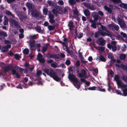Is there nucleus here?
<instances>
[{
	"label": "nucleus",
	"instance_id": "obj_23",
	"mask_svg": "<svg viewBox=\"0 0 127 127\" xmlns=\"http://www.w3.org/2000/svg\"><path fill=\"white\" fill-rule=\"evenodd\" d=\"M38 34L33 35H30L29 36V38L31 39H37L38 37Z\"/></svg>",
	"mask_w": 127,
	"mask_h": 127
},
{
	"label": "nucleus",
	"instance_id": "obj_48",
	"mask_svg": "<svg viewBox=\"0 0 127 127\" xmlns=\"http://www.w3.org/2000/svg\"><path fill=\"white\" fill-rule=\"evenodd\" d=\"M91 26L94 29H96V22L92 24L91 25Z\"/></svg>",
	"mask_w": 127,
	"mask_h": 127
},
{
	"label": "nucleus",
	"instance_id": "obj_5",
	"mask_svg": "<svg viewBox=\"0 0 127 127\" xmlns=\"http://www.w3.org/2000/svg\"><path fill=\"white\" fill-rule=\"evenodd\" d=\"M7 65L8 66V67H7V68H6V71L8 69H9V68H10L9 67H10V68H12L14 69H15L16 70H17L19 69V70L21 73L23 72L24 71V69L21 67H19L18 66H13L11 64H9Z\"/></svg>",
	"mask_w": 127,
	"mask_h": 127
},
{
	"label": "nucleus",
	"instance_id": "obj_29",
	"mask_svg": "<svg viewBox=\"0 0 127 127\" xmlns=\"http://www.w3.org/2000/svg\"><path fill=\"white\" fill-rule=\"evenodd\" d=\"M120 77L117 74L115 75L114 77V80L116 81V82H117V81L119 80H120Z\"/></svg>",
	"mask_w": 127,
	"mask_h": 127
},
{
	"label": "nucleus",
	"instance_id": "obj_58",
	"mask_svg": "<svg viewBox=\"0 0 127 127\" xmlns=\"http://www.w3.org/2000/svg\"><path fill=\"white\" fill-rule=\"evenodd\" d=\"M116 92L118 95H122V94L120 91L116 90H115Z\"/></svg>",
	"mask_w": 127,
	"mask_h": 127
},
{
	"label": "nucleus",
	"instance_id": "obj_55",
	"mask_svg": "<svg viewBox=\"0 0 127 127\" xmlns=\"http://www.w3.org/2000/svg\"><path fill=\"white\" fill-rule=\"evenodd\" d=\"M19 37L20 39L24 37V35L23 33H20L19 35Z\"/></svg>",
	"mask_w": 127,
	"mask_h": 127
},
{
	"label": "nucleus",
	"instance_id": "obj_40",
	"mask_svg": "<svg viewBox=\"0 0 127 127\" xmlns=\"http://www.w3.org/2000/svg\"><path fill=\"white\" fill-rule=\"evenodd\" d=\"M100 32H96L95 33L94 37L96 38H98L99 36Z\"/></svg>",
	"mask_w": 127,
	"mask_h": 127
},
{
	"label": "nucleus",
	"instance_id": "obj_12",
	"mask_svg": "<svg viewBox=\"0 0 127 127\" xmlns=\"http://www.w3.org/2000/svg\"><path fill=\"white\" fill-rule=\"evenodd\" d=\"M87 89L89 90L92 91L97 90L102 92H105V91L104 89H102L99 87H96L95 86L90 87L89 88H87Z\"/></svg>",
	"mask_w": 127,
	"mask_h": 127
},
{
	"label": "nucleus",
	"instance_id": "obj_53",
	"mask_svg": "<svg viewBox=\"0 0 127 127\" xmlns=\"http://www.w3.org/2000/svg\"><path fill=\"white\" fill-rule=\"evenodd\" d=\"M65 64L67 65H68L71 64L70 61L69 60H67L65 61Z\"/></svg>",
	"mask_w": 127,
	"mask_h": 127
},
{
	"label": "nucleus",
	"instance_id": "obj_24",
	"mask_svg": "<svg viewBox=\"0 0 127 127\" xmlns=\"http://www.w3.org/2000/svg\"><path fill=\"white\" fill-rule=\"evenodd\" d=\"M8 19L7 18L6 16H4V21L3 22V24L5 25H7L8 24Z\"/></svg>",
	"mask_w": 127,
	"mask_h": 127
},
{
	"label": "nucleus",
	"instance_id": "obj_19",
	"mask_svg": "<svg viewBox=\"0 0 127 127\" xmlns=\"http://www.w3.org/2000/svg\"><path fill=\"white\" fill-rule=\"evenodd\" d=\"M67 26L69 28V29L70 31L71 29L74 27V24L73 22L71 21H70L67 25Z\"/></svg>",
	"mask_w": 127,
	"mask_h": 127
},
{
	"label": "nucleus",
	"instance_id": "obj_20",
	"mask_svg": "<svg viewBox=\"0 0 127 127\" xmlns=\"http://www.w3.org/2000/svg\"><path fill=\"white\" fill-rule=\"evenodd\" d=\"M126 55L125 54H121L119 56V58L121 60H125L126 59Z\"/></svg>",
	"mask_w": 127,
	"mask_h": 127
},
{
	"label": "nucleus",
	"instance_id": "obj_18",
	"mask_svg": "<svg viewBox=\"0 0 127 127\" xmlns=\"http://www.w3.org/2000/svg\"><path fill=\"white\" fill-rule=\"evenodd\" d=\"M98 59V60H99L100 61H101L103 62H105L106 61V59L102 55H101L100 56H98L96 60Z\"/></svg>",
	"mask_w": 127,
	"mask_h": 127
},
{
	"label": "nucleus",
	"instance_id": "obj_49",
	"mask_svg": "<svg viewBox=\"0 0 127 127\" xmlns=\"http://www.w3.org/2000/svg\"><path fill=\"white\" fill-rule=\"evenodd\" d=\"M74 85L76 88L79 89L80 88L81 84H77L76 83L74 84Z\"/></svg>",
	"mask_w": 127,
	"mask_h": 127
},
{
	"label": "nucleus",
	"instance_id": "obj_52",
	"mask_svg": "<svg viewBox=\"0 0 127 127\" xmlns=\"http://www.w3.org/2000/svg\"><path fill=\"white\" fill-rule=\"evenodd\" d=\"M122 89L123 88H126L127 87V84H123L122 85V86L120 87Z\"/></svg>",
	"mask_w": 127,
	"mask_h": 127
},
{
	"label": "nucleus",
	"instance_id": "obj_39",
	"mask_svg": "<svg viewBox=\"0 0 127 127\" xmlns=\"http://www.w3.org/2000/svg\"><path fill=\"white\" fill-rule=\"evenodd\" d=\"M57 64H56L55 62L52 63L51 64V66L52 67L54 68H56L57 67Z\"/></svg>",
	"mask_w": 127,
	"mask_h": 127
},
{
	"label": "nucleus",
	"instance_id": "obj_50",
	"mask_svg": "<svg viewBox=\"0 0 127 127\" xmlns=\"http://www.w3.org/2000/svg\"><path fill=\"white\" fill-rule=\"evenodd\" d=\"M47 49L48 48L47 47H45V46H43L42 47V52H46L47 51Z\"/></svg>",
	"mask_w": 127,
	"mask_h": 127
},
{
	"label": "nucleus",
	"instance_id": "obj_60",
	"mask_svg": "<svg viewBox=\"0 0 127 127\" xmlns=\"http://www.w3.org/2000/svg\"><path fill=\"white\" fill-rule=\"evenodd\" d=\"M120 34L121 35H122L123 36V37L124 38H125V37H126V34L125 33H124L123 32H121L120 33Z\"/></svg>",
	"mask_w": 127,
	"mask_h": 127
},
{
	"label": "nucleus",
	"instance_id": "obj_57",
	"mask_svg": "<svg viewBox=\"0 0 127 127\" xmlns=\"http://www.w3.org/2000/svg\"><path fill=\"white\" fill-rule=\"evenodd\" d=\"M107 48L110 49H111V48H112V46H113L112 45H111L110 44H108L107 45Z\"/></svg>",
	"mask_w": 127,
	"mask_h": 127
},
{
	"label": "nucleus",
	"instance_id": "obj_11",
	"mask_svg": "<svg viewBox=\"0 0 127 127\" xmlns=\"http://www.w3.org/2000/svg\"><path fill=\"white\" fill-rule=\"evenodd\" d=\"M46 57L48 58H52L56 59H60V58L59 56V55H56L53 54H51L49 53H47L46 55Z\"/></svg>",
	"mask_w": 127,
	"mask_h": 127
},
{
	"label": "nucleus",
	"instance_id": "obj_1",
	"mask_svg": "<svg viewBox=\"0 0 127 127\" xmlns=\"http://www.w3.org/2000/svg\"><path fill=\"white\" fill-rule=\"evenodd\" d=\"M43 71L57 81L61 79V78H60L58 77L56 73L52 69L45 68L43 70Z\"/></svg>",
	"mask_w": 127,
	"mask_h": 127
},
{
	"label": "nucleus",
	"instance_id": "obj_4",
	"mask_svg": "<svg viewBox=\"0 0 127 127\" xmlns=\"http://www.w3.org/2000/svg\"><path fill=\"white\" fill-rule=\"evenodd\" d=\"M81 73H79V71L78 70L77 72V73L78 74L79 76L78 77L80 78H83L84 77L85 78H87L88 76L87 74V73L85 69H82L81 70Z\"/></svg>",
	"mask_w": 127,
	"mask_h": 127
},
{
	"label": "nucleus",
	"instance_id": "obj_62",
	"mask_svg": "<svg viewBox=\"0 0 127 127\" xmlns=\"http://www.w3.org/2000/svg\"><path fill=\"white\" fill-rule=\"evenodd\" d=\"M63 48L64 50H66H66H67V49L68 48V45H66V46H63Z\"/></svg>",
	"mask_w": 127,
	"mask_h": 127
},
{
	"label": "nucleus",
	"instance_id": "obj_43",
	"mask_svg": "<svg viewBox=\"0 0 127 127\" xmlns=\"http://www.w3.org/2000/svg\"><path fill=\"white\" fill-rule=\"evenodd\" d=\"M105 47L104 46H101L99 48V50L102 52H103L104 51Z\"/></svg>",
	"mask_w": 127,
	"mask_h": 127
},
{
	"label": "nucleus",
	"instance_id": "obj_28",
	"mask_svg": "<svg viewBox=\"0 0 127 127\" xmlns=\"http://www.w3.org/2000/svg\"><path fill=\"white\" fill-rule=\"evenodd\" d=\"M6 14L8 16H11L13 18L15 17L14 15L12 14L9 11L7 10L6 11Z\"/></svg>",
	"mask_w": 127,
	"mask_h": 127
},
{
	"label": "nucleus",
	"instance_id": "obj_56",
	"mask_svg": "<svg viewBox=\"0 0 127 127\" xmlns=\"http://www.w3.org/2000/svg\"><path fill=\"white\" fill-rule=\"evenodd\" d=\"M114 29L116 31H118L119 28L118 26L117 25H115L114 27Z\"/></svg>",
	"mask_w": 127,
	"mask_h": 127
},
{
	"label": "nucleus",
	"instance_id": "obj_10",
	"mask_svg": "<svg viewBox=\"0 0 127 127\" xmlns=\"http://www.w3.org/2000/svg\"><path fill=\"white\" fill-rule=\"evenodd\" d=\"M26 6L28 9L29 12H30L31 11H32L33 10L35 9L34 5L30 2H27Z\"/></svg>",
	"mask_w": 127,
	"mask_h": 127
},
{
	"label": "nucleus",
	"instance_id": "obj_64",
	"mask_svg": "<svg viewBox=\"0 0 127 127\" xmlns=\"http://www.w3.org/2000/svg\"><path fill=\"white\" fill-rule=\"evenodd\" d=\"M58 2L59 4L62 5H63L64 4V2L62 0H59Z\"/></svg>",
	"mask_w": 127,
	"mask_h": 127
},
{
	"label": "nucleus",
	"instance_id": "obj_32",
	"mask_svg": "<svg viewBox=\"0 0 127 127\" xmlns=\"http://www.w3.org/2000/svg\"><path fill=\"white\" fill-rule=\"evenodd\" d=\"M48 28L49 31L53 30L55 29V27L51 25H49Z\"/></svg>",
	"mask_w": 127,
	"mask_h": 127
},
{
	"label": "nucleus",
	"instance_id": "obj_2",
	"mask_svg": "<svg viewBox=\"0 0 127 127\" xmlns=\"http://www.w3.org/2000/svg\"><path fill=\"white\" fill-rule=\"evenodd\" d=\"M8 67V65L5 66L4 68V72L5 73H7L8 71L11 70L12 72V74L13 75H15L16 76V77L17 78H20V75L17 72L16 70L12 68H10V67L9 69H8L6 71V68H7V67Z\"/></svg>",
	"mask_w": 127,
	"mask_h": 127
},
{
	"label": "nucleus",
	"instance_id": "obj_63",
	"mask_svg": "<svg viewBox=\"0 0 127 127\" xmlns=\"http://www.w3.org/2000/svg\"><path fill=\"white\" fill-rule=\"evenodd\" d=\"M91 4L90 3H87L86 5H85L87 8L89 9L90 8V6Z\"/></svg>",
	"mask_w": 127,
	"mask_h": 127
},
{
	"label": "nucleus",
	"instance_id": "obj_59",
	"mask_svg": "<svg viewBox=\"0 0 127 127\" xmlns=\"http://www.w3.org/2000/svg\"><path fill=\"white\" fill-rule=\"evenodd\" d=\"M108 90L109 91H111V90L112 89V88L110 86V84L108 83Z\"/></svg>",
	"mask_w": 127,
	"mask_h": 127
},
{
	"label": "nucleus",
	"instance_id": "obj_25",
	"mask_svg": "<svg viewBox=\"0 0 127 127\" xmlns=\"http://www.w3.org/2000/svg\"><path fill=\"white\" fill-rule=\"evenodd\" d=\"M84 13L85 15L87 17L89 16L90 15V13L89 11L87 9H86L84 11Z\"/></svg>",
	"mask_w": 127,
	"mask_h": 127
},
{
	"label": "nucleus",
	"instance_id": "obj_15",
	"mask_svg": "<svg viewBox=\"0 0 127 127\" xmlns=\"http://www.w3.org/2000/svg\"><path fill=\"white\" fill-rule=\"evenodd\" d=\"M49 22L51 24H53L55 22V20L54 19V16L52 14H50L49 15Z\"/></svg>",
	"mask_w": 127,
	"mask_h": 127
},
{
	"label": "nucleus",
	"instance_id": "obj_21",
	"mask_svg": "<svg viewBox=\"0 0 127 127\" xmlns=\"http://www.w3.org/2000/svg\"><path fill=\"white\" fill-rule=\"evenodd\" d=\"M104 7L105 10L107 11L108 13L110 14H111L112 13V11L111 8L108 7L106 5L104 6Z\"/></svg>",
	"mask_w": 127,
	"mask_h": 127
},
{
	"label": "nucleus",
	"instance_id": "obj_31",
	"mask_svg": "<svg viewBox=\"0 0 127 127\" xmlns=\"http://www.w3.org/2000/svg\"><path fill=\"white\" fill-rule=\"evenodd\" d=\"M101 30L102 31H105V32H107L108 33H110V32L109 31L107 30L106 29V27L105 26H104L103 25H101Z\"/></svg>",
	"mask_w": 127,
	"mask_h": 127
},
{
	"label": "nucleus",
	"instance_id": "obj_33",
	"mask_svg": "<svg viewBox=\"0 0 127 127\" xmlns=\"http://www.w3.org/2000/svg\"><path fill=\"white\" fill-rule=\"evenodd\" d=\"M48 9L47 8H44L43 10V13L45 15L47 14Z\"/></svg>",
	"mask_w": 127,
	"mask_h": 127
},
{
	"label": "nucleus",
	"instance_id": "obj_54",
	"mask_svg": "<svg viewBox=\"0 0 127 127\" xmlns=\"http://www.w3.org/2000/svg\"><path fill=\"white\" fill-rule=\"evenodd\" d=\"M43 57L42 55L40 53H38L37 56V58H38V60L40 59L41 58H42Z\"/></svg>",
	"mask_w": 127,
	"mask_h": 127
},
{
	"label": "nucleus",
	"instance_id": "obj_38",
	"mask_svg": "<svg viewBox=\"0 0 127 127\" xmlns=\"http://www.w3.org/2000/svg\"><path fill=\"white\" fill-rule=\"evenodd\" d=\"M69 3L71 5L75 4L76 3V1L74 0H70L69 1Z\"/></svg>",
	"mask_w": 127,
	"mask_h": 127
},
{
	"label": "nucleus",
	"instance_id": "obj_46",
	"mask_svg": "<svg viewBox=\"0 0 127 127\" xmlns=\"http://www.w3.org/2000/svg\"><path fill=\"white\" fill-rule=\"evenodd\" d=\"M41 63H44L45 62V59L44 58L40 59L38 60Z\"/></svg>",
	"mask_w": 127,
	"mask_h": 127
},
{
	"label": "nucleus",
	"instance_id": "obj_13",
	"mask_svg": "<svg viewBox=\"0 0 127 127\" xmlns=\"http://www.w3.org/2000/svg\"><path fill=\"white\" fill-rule=\"evenodd\" d=\"M115 66L118 67H120L123 70H125L127 71V65L124 64H121L120 65L117 64H115Z\"/></svg>",
	"mask_w": 127,
	"mask_h": 127
},
{
	"label": "nucleus",
	"instance_id": "obj_36",
	"mask_svg": "<svg viewBox=\"0 0 127 127\" xmlns=\"http://www.w3.org/2000/svg\"><path fill=\"white\" fill-rule=\"evenodd\" d=\"M2 52H5L8 51V48L7 47V46H4L2 48Z\"/></svg>",
	"mask_w": 127,
	"mask_h": 127
},
{
	"label": "nucleus",
	"instance_id": "obj_16",
	"mask_svg": "<svg viewBox=\"0 0 127 127\" xmlns=\"http://www.w3.org/2000/svg\"><path fill=\"white\" fill-rule=\"evenodd\" d=\"M73 14L75 16H77V17L78 18L79 17H80V15L79 14V12L76 7H75L74 9H73Z\"/></svg>",
	"mask_w": 127,
	"mask_h": 127
},
{
	"label": "nucleus",
	"instance_id": "obj_34",
	"mask_svg": "<svg viewBox=\"0 0 127 127\" xmlns=\"http://www.w3.org/2000/svg\"><path fill=\"white\" fill-rule=\"evenodd\" d=\"M116 82L118 86L120 87L122 86V85L123 84L122 81L121 80H119Z\"/></svg>",
	"mask_w": 127,
	"mask_h": 127
},
{
	"label": "nucleus",
	"instance_id": "obj_41",
	"mask_svg": "<svg viewBox=\"0 0 127 127\" xmlns=\"http://www.w3.org/2000/svg\"><path fill=\"white\" fill-rule=\"evenodd\" d=\"M96 9V7L94 4H92L90 6V10H94Z\"/></svg>",
	"mask_w": 127,
	"mask_h": 127
},
{
	"label": "nucleus",
	"instance_id": "obj_14",
	"mask_svg": "<svg viewBox=\"0 0 127 127\" xmlns=\"http://www.w3.org/2000/svg\"><path fill=\"white\" fill-rule=\"evenodd\" d=\"M97 43L101 46H104L105 43V40L102 38H99L97 40Z\"/></svg>",
	"mask_w": 127,
	"mask_h": 127
},
{
	"label": "nucleus",
	"instance_id": "obj_30",
	"mask_svg": "<svg viewBox=\"0 0 127 127\" xmlns=\"http://www.w3.org/2000/svg\"><path fill=\"white\" fill-rule=\"evenodd\" d=\"M121 77L122 80L125 82H127V76L123 75Z\"/></svg>",
	"mask_w": 127,
	"mask_h": 127
},
{
	"label": "nucleus",
	"instance_id": "obj_51",
	"mask_svg": "<svg viewBox=\"0 0 127 127\" xmlns=\"http://www.w3.org/2000/svg\"><path fill=\"white\" fill-rule=\"evenodd\" d=\"M109 59H111L114 57V56L111 54H108L107 55Z\"/></svg>",
	"mask_w": 127,
	"mask_h": 127
},
{
	"label": "nucleus",
	"instance_id": "obj_26",
	"mask_svg": "<svg viewBox=\"0 0 127 127\" xmlns=\"http://www.w3.org/2000/svg\"><path fill=\"white\" fill-rule=\"evenodd\" d=\"M0 36L3 37H6L7 36L6 33L3 31L0 32Z\"/></svg>",
	"mask_w": 127,
	"mask_h": 127
},
{
	"label": "nucleus",
	"instance_id": "obj_17",
	"mask_svg": "<svg viewBox=\"0 0 127 127\" xmlns=\"http://www.w3.org/2000/svg\"><path fill=\"white\" fill-rule=\"evenodd\" d=\"M92 16L94 18V21L96 22L98 19V17L99 16L98 14L96 12H93L92 14Z\"/></svg>",
	"mask_w": 127,
	"mask_h": 127
},
{
	"label": "nucleus",
	"instance_id": "obj_61",
	"mask_svg": "<svg viewBox=\"0 0 127 127\" xmlns=\"http://www.w3.org/2000/svg\"><path fill=\"white\" fill-rule=\"evenodd\" d=\"M42 72L40 71H37L36 74L37 76H39L42 74Z\"/></svg>",
	"mask_w": 127,
	"mask_h": 127
},
{
	"label": "nucleus",
	"instance_id": "obj_22",
	"mask_svg": "<svg viewBox=\"0 0 127 127\" xmlns=\"http://www.w3.org/2000/svg\"><path fill=\"white\" fill-rule=\"evenodd\" d=\"M100 33L102 36L104 37L105 36V35L108 36L110 37H111L112 36V35L111 34H110V33H107L105 32H101Z\"/></svg>",
	"mask_w": 127,
	"mask_h": 127
},
{
	"label": "nucleus",
	"instance_id": "obj_8",
	"mask_svg": "<svg viewBox=\"0 0 127 127\" xmlns=\"http://www.w3.org/2000/svg\"><path fill=\"white\" fill-rule=\"evenodd\" d=\"M31 12V15L32 17H39L40 16V13L36 9H34Z\"/></svg>",
	"mask_w": 127,
	"mask_h": 127
},
{
	"label": "nucleus",
	"instance_id": "obj_3",
	"mask_svg": "<svg viewBox=\"0 0 127 127\" xmlns=\"http://www.w3.org/2000/svg\"><path fill=\"white\" fill-rule=\"evenodd\" d=\"M9 22L12 26H14L17 28H21V26L19 24L18 21L15 20L12 18L10 19Z\"/></svg>",
	"mask_w": 127,
	"mask_h": 127
},
{
	"label": "nucleus",
	"instance_id": "obj_42",
	"mask_svg": "<svg viewBox=\"0 0 127 127\" xmlns=\"http://www.w3.org/2000/svg\"><path fill=\"white\" fill-rule=\"evenodd\" d=\"M111 49H112V50L113 51H115L117 50L116 45H113Z\"/></svg>",
	"mask_w": 127,
	"mask_h": 127
},
{
	"label": "nucleus",
	"instance_id": "obj_35",
	"mask_svg": "<svg viewBox=\"0 0 127 127\" xmlns=\"http://www.w3.org/2000/svg\"><path fill=\"white\" fill-rule=\"evenodd\" d=\"M29 53V50L27 48H25L23 51V53L26 55H28Z\"/></svg>",
	"mask_w": 127,
	"mask_h": 127
},
{
	"label": "nucleus",
	"instance_id": "obj_9",
	"mask_svg": "<svg viewBox=\"0 0 127 127\" xmlns=\"http://www.w3.org/2000/svg\"><path fill=\"white\" fill-rule=\"evenodd\" d=\"M18 16L21 21H23L24 19L26 20L27 18V16L26 13L22 12H20L18 14Z\"/></svg>",
	"mask_w": 127,
	"mask_h": 127
},
{
	"label": "nucleus",
	"instance_id": "obj_44",
	"mask_svg": "<svg viewBox=\"0 0 127 127\" xmlns=\"http://www.w3.org/2000/svg\"><path fill=\"white\" fill-rule=\"evenodd\" d=\"M15 58L17 60H19L20 57L19 55L17 54L14 55Z\"/></svg>",
	"mask_w": 127,
	"mask_h": 127
},
{
	"label": "nucleus",
	"instance_id": "obj_7",
	"mask_svg": "<svg viewBox=\"0 0 127 127\" xmlns=\"http://www.w3.org/2000/svg\"><path fill=\"white\" fill-rule=\"evenodd\" d=\"M68 78L73 82L77 83L79 82L78 78H77L75 75L69 73L68 76Z\"/></svg>",
	"mask_w": 127,
	"mask_h": 127
},
{
	"label": "nucleus",
	"instance_id": "obj_45",
	"mask_svg": "<svg viewBox=\"0 0 127 127\" xmlns=\"http://www.w3.org/2000/svg\"><path fill=\"white\" fill-rule=\"evenodd\" d=\"M35 29L36 31L39 32H40L41 30L40 27L38 26L35 28Z\"/></svg>",
	"mask_w": 127,
	"mask_h": 127
},
{
	"label": "nucleus",
	"instance_id": "obj_27",
	"mask_svg": "<svg viewBox=\"0 0 127 127\" xmlns=\"http://www.w3.org/2000/svg\"><path fill=\"white\" fill-rule=\"evenodd\" d=\"M120 6L124 9L127 10V4L122 3L120 4Z\"/></svg>",
	"mask_w": 127,
	"mask_h": 127
},
{
	"label": "nucleus",
	"instance_id": "obj_37",
	"mask_svg": "<svg viewBox=\"0 0 127 127\" xmlns=\"http://www.w3.org/2000/svg\"><path fill=\"white\" fill-rule=\"evenodd\" d=\"M52 12L54 14L56 15V16H57V15L59 13V11L55 8L53 9Z\"/></svg>",
	"mask_w": 127,
	"mask_h": 127
},
{
	"label": "nucleus",
	"instance_id": "obj_6",
	"mask_svg": "<svg viewBox=\"0 0 127 127\" xmlns=\"http://www.w3.org/2000/svg\"><path fill=\"white\" fill-rule=\"evenodd\" d=\"M117 20L121 28L124 29L126 28V23L119 16L118 17Z\"/></svg>",
	"mask_w": 127,
	"mask_h": 127
},
{
	"label": "nucleus",
	"instance_id": "obj_47",
	"mask_svg": "<svg viewBox=\"0 0 127 127\" xmlns=\"http://www.w3.org/2000/svg\"><path fill=\"white\" fill-rule=\"evenodd\" d=\"M114 3H121V0H111Z\"/></svg>",
	"mask_w": 127,
	"mask_h": 127
}]
</instances>
